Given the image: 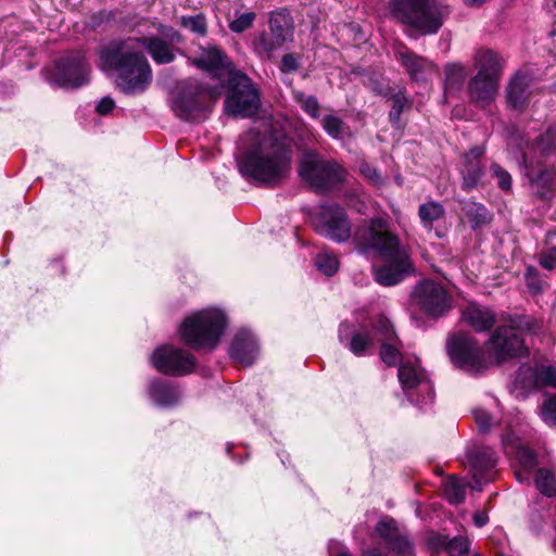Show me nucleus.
Wrapping results in <instances>:
<instances>
[{"mask_svg": "<svg viewBox=\"0 0 556 556\" xmlns=\"http://www.w3.org/2000/svg\"><path fill=\"white\" fill-rule=\"evenodd\" d=\"M255 143L239 162L242 176L266 187H277L291 173L292 140L286 135L265 129L256 132Z\"/></svg>", "mask_w": 556, "mask_h": 556, "instance_id": "obj_1", "label": "nucleus"}, {"mask_svg": "<svg viewBox=\"0 0 556 556\" xmlns=\"http://www.w3.org/2000/svg\"><path fill=\"white\" fill-rule=\"evenodd\" d=\"M140 39L130 37L108 45L100 52V67L116 75V86L126 94L143 92L152 81L151 66Z\"/></svg>", "mask_w": 556, "mask_h": 556, "instance_id": "obj_2", "label": "nucleus"}, {"mask_svg": "<svg viewBox=\"0 0 556 556\" xmlns=\"http://www.w3.org/2000/svg\"><path fill=\"white\" fill-rule=\"evenodd\" d=\"M354 242L363 252L377 251L387 264L375 270L376 281L382 286H394L403 280L409 269L406 251L399 238L388 230V223L376 217L359 226L354 233Z\"/></svg>", "mask_w": 556, "mask_h": 556, "instance_id": "obj_3", "label": "nucleus"}, {"mask_svg": "<svg viewBox=\"0 0 556 556\" xmlns=\"http://www.w3.org/2000/svg\"><path fill=\"white\" fill-rule=\"evenodd\" d=\"M390 8L396 21L421 35L435 34L447 14L438 0H392Z\"/></svg>", "mask_w": 556, "mask_h": 556, "instance_id": "obj_4", "label": "nucleus"}, {"mask_svg": "<svg viewBox=\"0 0 556 556\" xmlns=\"http://www.w3.org/2000/svg\"><path fill=\"white\" fill-rule=\"evenodd\" d=\"M227 325L225 314L217 308H204L186 317L179 328L181 340L193 349L213 350Z\"/></svg>", "mask_w": 556, "mask_h": 556, "instance_id": "obj_5", "label": "nucleus"}, {"mask_svg": "<svg viewBox=\"0 0 556 556\" xmlns=\"http://www.w3.org/2000/svg\"><path fill=\"white\" fill-rule=\"evenodd\" d=\"M506 320L508 325L498 327L485 344L489 357L496 364L527 352L523 340L516 330L534 333L539 328L538 320L531 316L514 315Z\"/></svg>", "mask_w": 556, "mask_h": 556, "instance_id": "obj_6", "label": "nucleus"}, {"mask_svg": "<svg viewBox=\"0 0 556 556\" xmlns=\"http://www.w3.org/2000/svg\"><path fill=\"white\" fill-rule=\"evenodd\" d=\"M478 74L469 83V97L472 101L485 105L497 93L498 79L502 72L501 58L490 50L476 54Z\"/></svg>", "mask_w": 556, "mask_h": 556, "instance_id": "obj_7", "label": "nucleus"}, {"mask_svg": "<svg viewBox=\"0 0 556 556\" xmlns=\"http://www.w3.org/2000/svg\"><path fill=\"white\" fill-rule=\"evenodd\" d=\"M299 175L313 189L324 192L344 179V169L334 161L323 160L315 151H306L300 162Z\"/></svg>", "mask_w": 556, "mask_h": 556, "instance_id": "obj_8", "label": "nucleus"}, {"mask_svg": "<svg viewBox=\"0 0 556 556\" xmlns=\"http://www.w3.org/2000/svg\"><path fill=\"white\" fill-rule=\"evenodd\" d=\"M230 92L225 101V110L233 117L254 115L260 106V96L251 79L240 73L229 72Z\"/></svg>", "mask_w": 556, "mask_h": 556, "instance_id": "obj_9", "label": "nucleus"}, {"mask_svg": "<svg viewBox=\"0 0 556 556\" xmlns=\"http://www.w3.org/2000/svg\"><path fill=\"white\" fill-rule=\"evenodd\" d=\"M412 303L431 317H440L452 307V295L439 282L432 279L418 281L410 293Z\"/></svg>", "mask_w": 556, "mask_h": 556, "instance_id": "obj_10", "label": "nucleus"}, {"mask_svg": "<svg viewBox=\"0 0 556 556\" xmlns=\"http://www.w3.org/2000/svg\"><path fill=\"white\" fill-rule=\"evenodd\" d=\"M447 354L451 362L470 375H479L488 369L489 362L484 357L478 342L469 336H456L448 340Z\"/></svg>", "mask_w": 556, "mask_h": 556, "instance_id": "obj_11", "label": "nucleus"}, {"mask_svg": "<svg viewBox=\"0 0 556 556\" xmlns=\"http://www.w3.org/2000/svg\"><path fill=\"white\" fill-rule=\"evenodd\" d=\"M399 380L408 401L420 404L431 402L433 386L427 372L412 361H405L399 368Z\"/></svg>", "mask_w": 556, "mask_h": 556, "instance_id": "obj_12", "label": "nucleus"}, {"mask_svg": "<svg viewBox=\"0 0 556 556\" xmlns=\"http://www.w3.org/2000/svg\"><path fill=\"white\" fill-rule=\"evenodd\" d=\"M214 94L197 81H189L173 101L175 114L186 121L199 119Z\"/></svg>", "mask_w": 556, "mask_h": 556, "instance_id": "obj_13", "label": "nucleus"}, {"mask_svg": "<svg viewBox=\"0 0 556 556\" xmlns=\"http://www.w3.org/2000/svg\"><path fill=\"white\" fill-rule=\"evenodd\" d=\"M150 361L157 371L169 376H185L195 367V358L191 353L172 345L155 349Z\"/></svg>", "mask_w": 556, "mask_h": 556, "instance_id": "obj_14", "label": "nucleus"}, {"mask_svg": "<svg viewBox=\"0 0 556 556\" xmlns=\"http://www.w3.org/2000/svg\"><path fill=\"white\" fill-rule=\"evenodd\" d=\"M315 230L331 240L342 242L351 237L346 213L337 205H324L314 218Z\"/></svg>", "mask_w": 556, "mask_h": 556, "instance_id": "obj_15", "label": "nucleus"}, {"mask_svg": "<svg viewBox=\"0 0 556 556\" xmlns=\"http://www.w3.org/2000/svg\"><path fill=\"white\" fill-rule=\"evenodd\" d=\"M89 72L84 56L77 53L60 62L54 83L65 88H78L88 81Z\"/></svg>", "mask_w": 556, "mask_h": 556, "instance_id": "obj_16", "label": "nucleus"}, {"mask_svg": "<svg viewBox=\"0 0 556 556\" xmlns=\"http://www.w3.org/2000/svg\"><path fill=\"white\" fill-rule=\"evenodd\" d=\"M376 532L386 541L388 549L395 554L394 556H415L413 544L393 519L380 520L376 526Z\"/></svg>", "mask_w": 556, "mask_h": 556, "instance_id": "obj_17", "label": "nucleus"}, {"mask_svg": "<svg viewBox=\"0 0 556 556\" xmlns=\"http://www.w3.org/2000/svg\"><path fill=\"white\" fill-rule=\"evenodd\" d=\"M395 56L415 81H426L432 75L438 74V67L433 62L407 48L397 50Z\"/></svg>", "mask_w": 556, "mask_h": 556, "instance_id": "obj_18", "label": "nucleus"}, {"mask_svg": "<svg viewBox=\"0 0 556 556\" xmlns=\"http://www.w3.org/2000/svg\"><path fill=\"white\" fill-rule=\"evenodd\" d=\"M460 320L477 332H485L495 325L496 315L490 307L470 302L462 308Z\"/></svg>", "mask_w": 556, "mask_h": 556, "instance_id": "obj_19", "label": "nucleus"}, {"mask_svg": "<svg viewBox=\"0 0 556 556\" xmlns=\"http://www.w3.org/2000/svg\"><path fill=\"white\" fill-rule=\"evenodd\" d=\"M375 333L377 341L381 342V359L389 366L395 365L400 359V352L394 346L397 338L391 323L386 317L380 316L375 324Z\"/></svg>", "mask_w": 556, "mask_h": 556, "instance_id": "obj_20", "label": "nucleus"}, {"mask_svg": "<svg viewBox=\"0 0 556 556\" xmlns=\"http://www.w3.org/2000/svg\"><path fill=\"white\" fill-rule=\"evenodd\" d=\"M258 355L254 336L247 330L239 331L230 345V356L243 366H250Z\"/></svg>", "mask_w": 556, "mask_h": 556, "instance_id": "obj_21", "label": "nucleus"}, {"mask_svg": "<svg viewBox=\"0 0 556 556\" xmlns=\"http://www.w3.org/2000/svg\"><path fill=\"white\" fill-rule=\"evenodd\" d=\"M483 153L484 150L482 148L476 147L465 155V163L462 172L464 189L470 190L479 184L483 175V168L480 163V157Z\"/></svg>", "mask_w": 556, "mask_h": 556, "instance_id": "obj_22", "label": "nucleus"}, {"mask_svg": "<svg viewBox=\"0 0 556 556\" xmlns=\"http://www.w3.org/2000/svg\"><path fill=\"white\" fill-rule=\"evenodd\" d=\"M139 39L143 43L142 52L147 50L155 63L167 64L175 60V50L169 42L154 36Z\"/></svg>", "mask_w": 556, "mask_h": 556, "instance_id": "obj_23", "label": "nucleus"}, {"mask_svg": "<svg viewBox=\"0 0 556 556\" xmlns=\"http://www.w3.org/2000/svg\"><path fill=\"white\" fill-rule=\"evenodd\" d=\"M149 395L160 406H172L180 397L178 389L163 380H154L149 386Z\"/></svg>", "mask_w": 556, "mask_h": 556, "instance_id": "obj_24", "label": "nucleus"}, {"mask_svg": "<svg viewBox=\"0 0 556 556\" xmlns=\"http://www.w3.org/2000/svg\"><path fill=\"white\" fill-rule=\"evenodd\" d=\"M194 64L207 72L217 73L219 71L229 72L228 58L217 48H210L203 50V52L194 60Z\"/></svg>", "mask_w": 556, "mask_h": 556, "instance_id": "obj_25", "label": "nucleus"}, {"mask_svg": "<svg viewBox=\"0 0 556 556\" xmlns=\"http://www.w3.org/2000/svg\"><path fill=\"white\" fill-rule=\"evenodd\" d=\"M529 78L526 75H516L507 88L508 103L516 110L526 106L529 99Z\"/></svg>", "mask_w": 556, "mask_h": 556, "instance_id": "obj_26", "label": "nucleus"}, {"mask_svg": "<svg viewBox=\"0 0 556 556\" xmlns=\"http://www.w3.org/2000/svg\"><path fill=\"white\" fill-rule=\"evenodd\" d=\"M470 464L476 470L475 476H484L496 466V457L490 447H482L469 456Z\"/></svg>", "mask_w": 556, "mask_h": 556, "instance_id": "obj_27", "label": "nucleus"}, {"mask_svg": "<svg viewBox=\"0 0 556 556\" xmlns=\"http://www.w3.org/2000/svg\"><path fill=\"white\" fill-rule=\"evenodd\" d=\"M269 33L276 37L278 43H285L292 34V25L289 17L281 13L271 14L269 18Z\"/></svg>", "mask_w": 556, "mask_h": 556, "instance_id": "obj_28", "label": "nucleus"}, {"mask_svg": "<svg viewBox=\"0 0 556 556\" xmlns=\"http://www.w3.org/2000/svg\"><path fill=\"white\" fill-rule=\"evenodd\" d=\"M515 455L521 466V469L515 472L516 478L520 482H526L529 480V471L536 465L535 454L530 448L520 445L516 447Z\"/></svg>", "mask_w": 556, "mask_h": 556, "instance_id": "obj_29", "label": "nucleus"}, {"mask_svg": "<svg viewBox=\"0 0 556 556\" xmlns=\"http://www.w3.org/2000/svg\"><path fill=\"white\" fill-rule=\"evenodd\" d=\"M445 210L443 205L437 201H428L422 203L418 208L419 218L425 228L432 229L433 223L443 218Z\"/></svg>", "mask_w": 556, "mask_h": 556, "instance_id": "obj_30", "label": "nucleus"}, {"mask_svg": "<svg viewBox=\"0 0 556 556\" xmlns=\"http://www.w3.org/2000/svg\"><path fill=\"white\" fill-rule=\"evenodd\" d=\"M435 547H444L451 556H466L469 552V541L458 536L450 541L445 536H438L437 542H431Z\"/></svg>", "mask_w": 556, "mask_h": 556, "instance_id": "obj_31", "label": "nucleus"}, {"mask_svg": "<svg viewBox=\"0 0 556 556\" xmlns=\"http://www.w3.org/2000/svg\"><path fill=\"white\" fill-rule=\"evenodd\" d=\"M466 483L455 477L448 478L444 482V496L451 504H460L466 497Z\"/></svg>", "mask_w": 556, "mask_h": 556, "instance_id": "obj_32", "label": "nucleus"}, {"mask_svg": "<svg viewBox=\"0 0 556 556\" xmlns=\"http://www.w3.org/2000/svg\"><path fill=\"white\" fill-rule=\"evenodd\" d=\"M321 127L332 139H341L349 130L344 122L336 114H328L321 118Z\"/></svg>", "mask_w": 556, "mask_h": 556, "instance_id": "obj_33", "label": "nucleus"}, {"mask_svg": "<svg viewBox=\"0 0 556 556\" xmlns=\"http://www.w3.org/2000/svg\"><path fill=\"white\" fill-rule=\"evenodd\" d=\"M375 340H377L375 332L371 334L367 330L356 331L351 337L349 348L353 354L359 356L363 355L366 348L374 344Z\"/></svg>", "mask_w": 556, "mask_h": 556, "instance_id": "obj_34", "label": "nucleus"}, {"mask_svg": "<svg viewBox=\"0 0 556 556\" xmlns=\"http://www.w3.org/2000/svg\"><path fill=\"white\" fill-rule=\"evenodd\" d=\"M535 485L542 494L548 497L556 495V477L548 469L542 468L538 470Z\"/></svg>", "mask_w": 556, "mask_h": 556, "instance_id": "obj_35", "label": "nucleus"}, {"mask_svg": "<svg viewBox=\"0 0 556 556\" xmlns=\"http://www.w3.org/2000/svg\"><path fill=\"white\" fill-rule=\"evenodd\" d=\"M295 101L311 117L319 118V102L315 96L305 94L302 91H293Z\"/></svg>", "mask_w": 556, "mask_h": 556, "instance_id": "obj_36", "label": "nucleus"}, {"mask_svg": "<svg viewBox=\"0 0 556 556\" xmlns=\"http://www.w3.org/2000/svg\"><path fill=\"white\" fill-rule=\"evenodd\" d=\"M516 381L525 389L539 388L538 367L528 365L519 367Z\"/></svg>", "mask_w": 556, "mask_h": 556, "instance_id": "obj_37", "label": "nucleus"}, {"mask_svg": "<svg viewBox=\"0 0 556 556\" xmlns=\"http://www.w3.org/2000/svg\"><path fill=\"white\" fill-rule=\"evenodd\" d=\"M315 265L323 274L332 276L338 270L339 262L334 255L323 252L316 256Z\"/></svg>", "mask_w": 556, "mask_h": 556, "instance_id": "obj_38", "label": "nucleus"}, {"mask_svg": "<svg viewBox=\"0 0 556 556\" xmlns=\"http://www.w3.org/2000/svg\"><path fill=\"white\" fill-rule=\"evenodd\" d=\"M285 43H278L276 41V37L271 33L268 34H262L260 37L254 41L255 50L258 53H263L266 55H269L271 52L278 50L281 48Z\"/></svg>", "mask_w": 556, "mask_h": 556, "instance_id": "obj_39", "label": "nucleus"}, {"mask_svg": "<svg viewBox=\"0 0 556 556\" xmlns=\"http://www.w3.org/2000/svg\"><path fill=\"white\" fill-rule=\"evenodd\" d=\"M541 417L549 427L556 428V395H546L541 406Z\"/></svg>", "mask_w": 556, "mask_h": 556, "instance_id": "obj_40", "label": "nucleus"}, {"mask_svg": "<svg viewBox=\"0 0 556 556\" xmlns=\"http://www.w3.org/2000/svg\"><path fill=\"white\" fill-rule=\"evenodd\" d=\"M463 210L467 216L471 217V222L475 227L486 220V210L483 205L475 202H468L464 205Z\"/></svg>", "mask_w": 556, "mask_h": 556, "instance_id": "obj_41", "label": "nucleus"}, {"mask_svg": "<svg viewBox=\"0 0 556 556\" xmlns=\"http://www.w3.org/2000/svg\"><path fill=\"white\" fill-rule=\"evenodd\" d=\"M181 23L192 33L199 34L201 36L206 34V22L202 14L194 16H184L181 18Z\"/></svg>", "mask_w": 556, "mask_h": 556, "instance_id": "obj_42", "label": "nucleus"}, {"mask_svg": "<svg viewBox=\"0 0 556 556\" xmlns=\"http://www.w3.org/2000/svg\"><path fill=\"white\" fill-rule=\"evenodd\" d=\"M255 20V13L245 12L238 15L229 25L233 33H243L244 30L252 27Z\"/></svg>", "mask_w": 556, "mask_h": 556, "instance_id": "obj_43", "label": "nucleus"}, {"mask_svg": "<svg viewBox=\"0 0 556 556\" xmlns=\"http://www.w3.org/2000/svg\"><path fill=\"white\" fill-rule=\"evenodd\" d=\"M539 388L553 387L556 388V369L552 366L538 367Z\"/></svg>", "mask_w": 556, "mask_h": 556, "instance_id": "obj_44", "label": "nucleus"}, {"mask_svg": "<svg viewBox=\"0 0 556 556\" xmlns=\"http://www.w3.org/2000/svg\"><path fill=\"white\" fill-rule=\"evenodd\" d=\"M538 147L543 153H547L556 147V126L549 127L540 136Z\"/></svg>", "mask_w": 556, "mask_h": 556, "instance_id": "obj_45", "label": "nucleus"}, {"mask_svg": "<svg viewBox=\"0 0 556 556\" xmlns=\"http://www.w3.org/2000/svg\"><path fill=\"white\" fill-rule=\"evenodd\" d=\"M446 80L454 85L460 84L466 77L464 67L458 63H451L445 66Z\"/></svg>", "mask_w": 556, "mask_h": 556, "instance_id": "obj_46", "label": "nucleus"}, {"mask_svg": "<svg viewBox=\"0 0 556 556\" xmlns=\"http://www.w3.org/2000/svg\"><path fill=\"white\" fill-rule=\"evenodd\" d=\"M491 172L497 179V185L502 190L508 191L511 189V176L507 170L497 164H492Z\"/></svg>", "mask_w": 556, "mask_h": 556, "instance_id": "obj_47", "label": "nucleus"}, {"mask_svg": "<svg viewBox=\"0 0 556 556\" xmlns=\"http://www.w3.org/2000/svg\"><path fill=\"white\" fill-rule=\"evenodd\" d=\"M392 108L389 113L390 121L393 124H396L400 121V116L403 112V109L406 104V98L402 93H396L392 97Z\"/></svg>", "mask_w": 556, "mask_h": 556, "instance_id": "obj_48", "label": "nucleus"}, {"mask_svg": "<svg viewBox=\"0 0 556 556\" xmlns=\"http://www.w3.org/2000/svg\"><path fill=\"white\" fill-rule=\"evenodd\" d=\"M472 414H473L476 424H477V426L479 428V431L481 433H486L490 430L491 426H492V417H491V415L486 410H484L482 408L473 409Z\"/></svg>", "mask_w": 556, "mask_h": 556, "instance_id": "obj_49", "label": "nucleus"}, {"mask_svg": "<svg viewBox=\"0 0 556 556\" xmlns=\"http://www.w3.org/2000/svg\"><path fill=\"white\" fill-rule=\"evenodd\" d=\"M539 263L547 270L556 268V245L544 250L540 255Z\"/></svg>", "mask_w": 556, "mask_h": 556, "instance_id": "obj_50", "label": "nucleus"}, {"mask_svg": "<svg viewBox=\"0 0 556 556\" xmlns=\"http://www.w3.org/2000/svg\"><path fill=\"white\" fill-rule=\"evenodd\" d=\"M299 58L293 54H285L281 60V70L287 73L295 72L299 68Z\"/></svg>", "mask_w": 556, "mask_h": 556, "instance_id": "obj_51", "label": "nucleus"}, {"mask_svg": "<svg viewBox=\"0 0 556 556\" xmlns=\"http://www.w3.org/2000/svg\"><path fill=\"white\" fill-rule=\"evenodd\" d=\"M361 172L365 177H367L374 184H379L381 181L380 174L375 168L370 167L368 164H363L361 166Z\"/></svg>", "mask_w": 556, "mask_h": 556, "instance_id": "obj_52", "label": "nucleus"}, {"mask_svg": "<svg viewBox=\"0 0 556 556\" xmlns=\"http://www.w3.org/2000/svg\"><path fill=\"white\" fill-rule=\"evenodd\" d=\"M115 106V103L113 101V99H111L110 97H104L102 98L98 105H97V111L104 115V114H108L110 113Z\"/></svg>", "mask_w": 556, "mask_h": 556, "instance_id": "obj_53", "label": "nucleus"}, {"mask_svg": "<svg viewBox=\"0 0 556 556\" xmlns=\"http://www.w3.org/2000/svg\"><path fill=\"white\" fill-rule=\"evenodd\" d=\"M330 556H352L339 542H331L329 545Z\"/></svg>", "mask_w": 556, "mask_h": 556, "instance_id": "obj_54", "label": "nucleus"}, {"mask_svg": "<svg viewBox=\"0 0 556 556\" xmlns=\"http://www.w3.org/2000/svg\"><path fill=\"white\" fill-rule=\"evenodd\" d=\"M536 276V270L532 267H529L527 269V279H528V287L530 288V290L532 291H539L540 290V287L536 285V282L534 281H531V278L535 277Z\"/></svg>", "mask_w": 556, "mask_h": 556, "instance_id": "obj_55", "label": "nucleus"}, {"mask_svg": "<svg viewBox=\"0 0 556 556\" xmlns=\"http://www.w3.org/2000/svg\"><path fill=\"white\" fill-rule=\"evenodd\" d=\"M473 522L477 527L481 528L488 522V515L484 511H478L473 515Z\"/></svg>", "mask_w": 556, "mask_h": 556, "instance_id": "obj_56", "label": "nucleus"}, {"mask_svg": "<svg viewBox=\"0 0 556 556\" xmlns=\"http://www.w3.org/2000/svg\"><path fill=\"white\" fill-rule=\"evenodd\" d=\"M363 556H384L379 547H368L363 549Z\"/></svg>", "mask_w": 556, "mask_h": 556, "instance_id": "obj_57", "label": "nucleus"}, {"mask_svg": "<svg viewBox=\"0 0 556 556\" xmlns=\"http://www.w3.org/2000/svg\"><path fill=\"white\" fill-rule=\"evenodd\" d=\"M465 4L471 5V7H478L484 3L486 0H463Z\"/></svg>", "mask_w": 556, "mask_h": 556, "instance_id": "obj_58", "label": "nucleus"}, {"mask_svg": "<svg viewBox=\"0 0 556 556\" xmlns=\"http://www.w3.org/2000/svg\"><path fill=\"white\" fill-rule=\"evenodd\" d=\"M349 330H350L349 325H345V324L341 325V327H340V339L341 340H343L344 334H348Z\"/></svg>", "mask_w": 556, "mask_h": 556, "instance_id": "obj_59", "label": "nucleus"}, {"mask_svg": "<svg viewBox=\"0 0 556 556\" xmlns=\"http://www.w3.org/2000/svg\"><path fill=\"white\" fill-rule=\"evenodd\" d=\"M473 556H482V555H481V554H479V553H476V554H473Z\"/></svg>", "mask_w": 556, "mask_h": 556, "instance_id": "obj_60", "label": "nucleus"}, {"mask_svg": "<svg viewBox=\"0 0 556 556\" xmlns=\"http://www.w3.org/2000/svg\"><path fill=\"white\" fill-rule=\"evenodd\" d=\"M554 5L556 7V0H555V2H554Z\"/></svg>", "mask_w": 556, "mask_h": 556, "instance_id": "obj_61", "label": "nucleus"}]
</instances>
